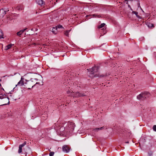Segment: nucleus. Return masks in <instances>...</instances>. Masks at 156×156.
Segmentation results:
<instances>
[{
  "label": "nucleus",
  "mask_w": 156,
  "mask_h": 156,
  "mask_svg": "<svg viewBox=\"0 0 156 156\" xmlns=\"http://www.w3.org/2000/svg\"><path fill=\"white\" fill-rule=\"evenodd\" d=\"M34 80H38L37 79H35Z\"/></svg>",
  "instance_id": "nucleus-34"
},
{
  "label": "nucleus",
  "mask_w": 156,
  "mask_h": 156,
  "mask_svg": "<svg viewBox=\"0 0 156 156\" xmlns=\"http://www.w3.org/2000/svg\"><path fill=\"white\" fill-rule=\"evenodd\" d=\"M36 2L37 4L41 6H44L45 5L43 0H36Z\"/></svg>",
  "instance_id": "nucleus-10"
},
{
  "label": "nucleus",
  "mask_w": 156,
  "mask_h": 156,
  "mask_svg": "<svg viewBox=\"0 0 156 156\" xmlns=\"http://www.w3.org/2000/svg\"><path fill=\"white\" fill-rule=\"evenodd\" d=\"M74 95H73V96L74 97H83L85 96V95L79 92H73Z\"/></svg>",
  "instance_id": "nucleus-8"
},
{
  "label": "nucleus",
  "mask_w": 156,
  "mask_h": 156,
  "mask_svg": "<svg viewBox=\"0 0 156 156\" xmlns=\"http://www.w3.org/2000/svg\"><path fill=\"white\" fill-rule=\"evenodd\" d=\"M70 149V147L68 145H64L62 147V150L64 152L68 153Z\"/></svg>",
  "instance_id": "nucleus-7"
},
{
  "label": "nucleus",
  "mask_w": 156,
  "mask_h": 156,
  "mask_svg": "<svg viewBox=\"0 0 156 156\" xmlns=\"http://www.w3.org/2000/svg\"><path fill=\"white\" fill-rule=\"evenodd\" d=\"M17 90V89L15 87H14V88L13 89V90Z\"/></svg>",
  "instance_id": "nucleus-31"
},
{
  "label": "nucleus",
  "mask_w": 156,
  "mask_h": 156,
  "mask_svg": "<svg viewBox=\"0 0 156 156\" xmlns=\"http://www.w3.org/2000/svg\"><path fill=\"white\" fill-rule=\"evenodd\" d=\"M3 34L2 32V31L0 29V39L1 38H3Z\"/></svg>",
  "instance_id": "nucleus-19"
},
{
  "label": "nucleus",
  "mask_w": 156,
  "mask_h": 156,
  "mask_svg": "<svg viewBox=\"0 0 156 156\" xmlns=\"http://www.w3.org/2000/svg\"><path fill=\"white\" fill-rule=\"evenodd\" d=\"M99 67L98 66H94L91 69H87V70L89 71V70H90V71L91 72V76H90L91 77H93L94 76H95L94 75V73H97L98 72V70L99 69Z\"/></svg>",
  "instance_id": "nucleus-5"
},
{
  "label": "nucleus",
  "mask_w": 156,
  "mask_h": 156,
  "mask_svg": "<svg viewBox=\"0 0 156 156\" xmlns=\"http://www.w3.org/2000/svg\"><path fill=\"white\" fill-rule=\"evenodd\" d=\"M71 29H70L68 30H67L66 31L64 32V34L68 37H69V33L71 31Z\"/></svg>",
  "instance_id": "nucleus-14"
},
{
  "label": "nucleus",
  "mask_w": 156,
  "mask_h": 156,
  "mask_svg": "<svg viewBox=\"0 0 156 156\" xmlns=\"http://www.w3.org/2000/svg\"><path fill=\"white\" fill-rule=\"evenodd\" d=\"M132 13L136 15V16L138 18H140V17L138 15V12L134 11H133Z\"/></svg>",
  "instance_id": "nucleus-18"
},
{
  "label": "nucleus",
  "mask_w": 156,
  "mask_h": 156,
  "mask_svg": "<svg viewBox=\"0 0 156 156\" xmlns=\"http://www.w3.org/2000/svg\"><path fill=\"white\" fill-rule=\"evenodd\" d=\"M72 92L73 93V91H72L71 90H68L67 91V93L69 96H73V95H72Z\"/></svg>",
  "instance_id": "nucleus-13"
},
{
  "label": "nucleus",
  "mask_w": 156,
  "mask_h": 156,
  "mask_svg": "<svg viewBox=\"0 0 156 156\" xmlns=\"http://www.w3.org/2000/svg\"><path fill=\"white\" fill-rule=\"evenodd\" d=\"M75 127L74 123L73 122H69L65 128L66 131L67 133H72L73 132Z\"/></svg>",
  "instance_id": "nucleus-2"
},
{
  "label": "nucleus",
  "mask_w": 156,
  "mask_h": 156,
  "mask_svg": "<svg viewBox=\"0 0 156 156\" xmlns=\"http://www.w3.org/2000/svg\"><path fill=\"white\" fill-rule=\"evenodd\" d=\"M130 8V9H131V10H132V9L131 8Z\"/></svg>",
  "instance_id": "nucleus-37"
},
{
  "label": "nucleus",
  "mask_w": 156,
  "mask_h": 156,
  "mask_svg": "<svg viewBox=\"0 0 156 156\" xmlns=\"http://www.w3.org/2000/svg\"><path fill=\"white\" fill-rule=\"evenodd\" d=\"M128 6H129V7L131 8V7H130V5H129Z\"/></svg>",
  "instance_id": "nucleus-35"
},
{
  "label": "nucleus",
  "mask_w": 156,
  "mask_h": 156,
  "mask_svg": "<svg viewBox=\"0 0 156 156\" xmlns=\"http://www.w3.org/2000/svg\"><path fill=\"white\" fill-rule=\"evenodd\" d=\"M24 86H25V87H26V88H27L29 90H30L31 89V88L30 87H29H29L26 86L25 85Z\"/></svg>",
  "instance_id": "nucleus-30"
},
{
  "label": "nucleus",
  "mask_w": 156,
  "mask_h": 156,
  "mask_svg": "<svg viewBox=\"0 0 156 156\" xmlns=\"http://www.w3.org/2000/svg\"><path fill=\"white\" fill-rule=\"evenodd\" d=\"M149 94V93L147 92L142 93L137 96V98L139 100H143L147 98L148 97Z\"/></svg>",
  "instance_id": "nucleus-4"
},
{
  "label": "nucleus",
  "mask_w": 156,
  "mask_h": 156,
  "mask_svg": "<svg viewBox=\"0 0 156 156\" xmlns=\"http://www.w3.org/2000/svg\"><path fill=\"white\" fill-rule=\"evenodd\" d=\"M57 30V27H53L52 30V32L54 34H56L57 33V31H56V30Z\"/></svg>",
  "instance_id": "nucleus-17"
},
{
  "label": "nucleus",
  "mask_w": 156,
  "mask_h": 156,
  "mask_svg": "<svg viewBox=\"0 0 156 156\" xmlns=\"http://www.w3.org/2000/svg\"><path fill=\"white\" fill-rule=\"evenodd\" d=\"M12 46V45L11 44H9L8 45L6 46L5 49L6 50H7L8 49H9Z\"/></svg>",
  "instance_id": "nucleus-21"
},
{
  "label": "nucleus",
  "mask_w": 156,
  "mask_h": 156,
  "mask_svg": "<svg viewBox=\"0 0 156 156\" xmlns=\"http://www.w3.org/2000/svg\"><path fill=\"white\" fill-rule=\"evenodd\" d=\"M8 11H9V10L8 9H1L0 10V18L3 17Z\"/></svg>",
  "instance_id": "nucleus-6"
},
{
  "label": "nucleus",
  "mask_w": 156,
  "mask_h": 156,
  "mask_svg": "<svg viewBox=\"0 0 156 156\" xmlns=\"http://www.w3.org/2000/svg\"><path fill=\"white\" fill-rule=\"evenodd\" d=\"M0 86H1V84L0 83Z\"/></svg>",
  "instance_id": "nucleus-38"
},
{
  "label": "nucleus",
  "mask_w": 156,
  "mask_h": 156,
  "mask_svg": "<svg viewBox=\"0 0 156 156\" xmlns=\"http://www.w3.org/2000/svg\"><path fill=\"white\" fill-rule=\"evenodd\" d=\"M90 16H92L93 17H98V18H99L100 17H101V16L99 15H98V14H94L92 15H90Z\"/></svg>",
  "instance_id": "nucleus-20"
},
{
  "label": "nucleus",
  "mask_w": 156,
  "mask_h": 156,
  "mask_svg": "<svg viewBox=\"0 0 156 156\" xmlns=\"http://www.w3.org/2000/svg\"><path fill=\"white\" fill-rule=\"evenodd\" d=\"M54 154V152L52 151L51 152L49 153V156H53Z\"/></svg>",
  "instance_id": "nucleus-26"
},
{
  "label": "nucleus",
  "mask_w": 156,
  "mask_h": 156,
  "mask_svg": "<svg viewBox=\"0 0 156 156\" xmlns=\"http://www.w3.org/2000/svg\"><path fill=\"white\" fill-rule=\"evenodd\" d=\"M22 34V33L21 32H20V31H19V32H17V34L18 36H20V35H21Z\"/></svg>",
  "instance_id": "nucleus-28"
},
{
  "label": "nucleus",
  "mask_w": 156,
  "mask_h": 156,
  "mask_svg": "<svg viewBox=\"0 0 156 156\" xmlns=\"http://www.w3.org/2000/svg\"><path fill=\"white\" fill-rule=\"evenodd\" d=\"M101 76H102H102H104V75H101Z\"/></svg>",
  "instance_id": "nucleus-36"
},
{
  "label": "nucleus",
  "mask_w": 156,
  "mask_h": 156,
  "mask_svg": "<svg viewBox=\"0 0 156 156\" xmlns=\"http://www.w3.org/2000/svg\"><path fill=\"white\" fill-rule=\"evenodd\" d=\"M56 27H57V29L58 28H59V29L63 28L62 26L60 25H58V26H57Z\"/></svg>",
  "instance_id": "nucleus-25"
},
{
  "label": "nucleus",
  "mask_w": 156,
  "mask_h": 156,
  "mask_svg": "<svg viewBox=\"0 0 156 156\" xmlns=\"http://www.w3.org/2000/svg\"><path fill=\"white\" fill-rule=\"evenodd\" d=\"M105 23H103L101 24L98 27V28L100 29L102 27H103L105 25Z\"/></svg>",
  "instance_id": "nucleus-22"
},
{
  "label": "nucleus",
  "mask_w": 156,
  "mask_h": 156,
  "mask_svg": "<svg viewBox=\"0 0 156 156\" xmlns=\"http://www.w3.org/2000/svg\"><path fill=\"white\" fill-rule=\"evenodd\" d=\"M6 95L5 94L2 95L1 96H0V99H2L4 98H6Z\"/></svg>",
  "instance_id": "nucleus-23"
},
{
  "label": "nucleus",
  "mask_w": 156,
  "mask_h": 156,
  "mask_svg": "<svg viewBox=\"0 0 156 156\" xmlns=\"http://www.w3.org/2000/svg\"><path fill=\"white\" fill-rule=\"evenodd\" d=\"M6 100H7L8 101V102L7 103H5V104H3L2 105H9V98L8 97H7V99H6Z\"/></svg>",
  "instance_id": "nucleus-24"
},
{
  "label": "nucleus",
  "mask_w": 156,
  "mask_h": 156,
  "mask_svg": "<svg viewBox=\"0 0 156 156\" xmlns=\"http://www.w3.org/2000/svg\"><path fill=\"white\" fill-rule=\"evenodd\" d=\"M125 143H126V144H128L129 143V142L128 141H127V142H125Z\"/></svg>",
  "instance_id": "nucleus-32"
},
{
  "label": "nucleus",
  "mask_w": 156,
  "mask_h": 156,
  "mask_svg": "<svg viewBox=\"0 0 156 156\" xmlns=\"http://www.w3.org/2000/svg\"><path fill=\"white\" fill-rule=\"evenodd\" d=\"M39 83L37 82V83H36V84H38Z\"/></svg>",
  "instance_id": "nucleus-33"
},
{
  "label": "nucleus",
  "mask_w": 156,
  "mask_h": 156,
  "mask_svg": "<svg viewBox=\"0 0 156 156\" xmlns=\"http://www.w3.org/2000/svg\"><path fill=\"white\" fill-rule=\"evenodd\" d=\"M69 81L70 80H69L68 79H67L66 80H65L63 83L64 84V85H65L66 86H68Z\"/></svg>",
  "instance_id": "nucleus-12"
},
{
  "label": "nucleus",
  "mask_w": 156,
  "mask_h": 156,
  "mask_svg": "<svg viewBox=\"0 0 156 156\" xmlns=\"http://www.w3.org/2000/svg\"><path fill=\"white\" fill-rule=\"evenodd\" d=\"M24 151L26 154L31 153L30 148L28 147H27L25 148L24 149Z\"/></svg>",
  "instance_id": "nucleus-11"
},
{
  "label": "nucleus",
  "mask_w": 156,
  "mask_h": 156,
  "mask_svg": "<svg viewBox=\"0 0 156 156\" xmlns=\"http://www.w3.org/2000/svg\"><path fill=\"white\" fill-rule=\"evenodd\" d=\"M104 128L106 129V128H105V127L104 126H103V127H101L99 128L94 129L93 130L96 131H98V130H102Z\"/></svg>",
  "instance_id": "nucleus-15"
},
{
  "label": "nucleus",
  "mask_w": 156,
  "mask_h": 156,
  "mask_svg": "<svg viewBox=\"0 0 156 156\" xmlns=\"http://www.w3.org/2000/svg\"><path fill=\"white\" fill-rule=\"evenodd\" d=\"M153 129L154 131L156 132V125H154L153 126Z\"/></svg>",
  "instance_id": "nucleus-27"
},
{
  "label": "nucleus",
  "mask_w": 156,
  "mask_h": 156,
  "mask_svg": "<svg viewBox=\"0 0 156 156\" xmlns=\"http://www.w3.org/2000/svg\"><path fill=\"white\" fill-rule=\"evenodd\" d=\"M147 25L148 27L150 28H152L154 27V24L152 23H147Z\"/></svg>",
  "instance_id": "nucleus-16"
},
{
  "label": "nucleus",
  "mask_w": 156,
  "mask_h": 156,
  "mask_svg": "<svg viewBox=\"0 0 156 156\" xmlns=\"http://www.w3.org/2000/svg\"><path fill=\"white\" fill-rule=\"evenodd\" d=\"M26 144V142H25L23 144L19 145L18 152L20 153L22 152V148L24 147Z\"/></svg>",
  "instance_id": "nucleus-9"
},
{
  "label": "nucleus",
  "mask_w": 156,
  "mask_h": 156,
  "mask_svg": "<svg viewBox=\"0 0 156 156\" xmlns=\"http://www.w3.org/2000/svg\"><path fill=\"white\" fill-rule=\"evenodd\" d=\"M24 79L22 77L21 78L20 80L18 82L17 84L16 85V87L17 85L19 86H22L24 85V84H30V86H32V88L34 85H33V83H32L33 81H30L29 80H26V81H27V82H26L25 83H24V81H23Z\"/></svg>",
  "instance_id": "nucleus-3"
},
{
  "label": "nucleus",
  "mask_w": 156,
  "mask_h": 156,
  "mask_svg": "<svg viewBox=\"0 0 156 156\" xmlns=\"http://www.w3.org/2000/svg\"><path fill=\"white\" fill-rule=\"evenodd\" d=\"M27 29V28H25L23 30H20V32H21L23 34V33Z\"/></svg>",
  "instance_id": "nucleus-29"
},
{
  "label": "nucleus",
  "mask_w": 156,
  "mask_h": 156,
  "mask_svg": "<svg viewBox=\"0 0 156 156\" xmlns=\"http://www.w3.org/2000/svg\"><path fill=\"white\" fill-rule=\"evenodd\" d=\"M52 127V128H54L58 133H61L62 134H63L66 132V131L65 128L61 126V125L58 123H55Z\"/></svg>",
  "instance_id": "nucleus-1"
}]
</instances>
